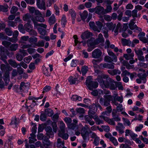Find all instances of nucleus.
<instances>
[{"mask_svg": "<svg viewBox=\"0 0 148 148\" xmlns=\"http://www.w3.org/2000/svg\"><path fill=\"white\" fill-rule=\"evenodd\" d=\"M86 83L88 88L90 90H92L93 89L96 88L98 85V84L97 82L92 81L91 76L87 77Z\"/></svg>", "mask_w": 148, "mask_h": 148, "instance_id": "f257e3e1", "label": "nucleus"}, {"mask_svg": "<svg viewBox=\"0 0 148 148\" xmlns=\"http://www.w3.org/2000/svg\"><path fill=\"white\" fill-rule=\"evenodd\" d=\"M104 98L101 97L99 100V102L102 105L107 107L110 105L111 100L112 99V97L111 95H104Z\"/></svg>", "mask_w": 148, "mask_h": 148, "instance_id": "f03ea898", "label": "nucleus"}, {"mask_svg": "<svg viewBox=\"0 0 148 148\" xmlns=\"http://www.w3.org/2000/svg\"><path fill=\"white\" fill-rule=\"evenodd\" d=\"M23 20L27 23H31V20L33 22L34 25L36 24V22L33 16L27 13L24 15L23 16Z\"/></svg>", "mask_w": 148, "mask_h": 148, "instance_id": "7ed1b4c3", "label": "nucleus"}, {"mask_svg": "<svg viewBox=\"0 0 148 148\" xmlns=\"http://www.w3.org/2000/svg\"><path fill=\"white\" fill-rule=\"evenodd\" d=\"M103 79H106V81H104L103 85L106 88H108L110 84L114 82V80L108 77V75H105L103 76Z\"/></svg>", "mask_w": 148, "mask_h": 148, "instance_id": "20e7f679", "label": "nucleus"}, {"mask_svg": "<svg viewBox=\"0 0 148 148\" xmlns=\"http://www.w3.org/2000/svg\"><path fill=\"white\" fill-rule=\"evenodd\" d=\"M145 34L143 32H140L138 35L139 39L143 43H146L148 42V35H146L147 38L145 37Z\"/></svg>", "mask_w": 148, "mask_h": 148, "instance_id": "39448f33", "label": "nucleus"}, {"mask_svg": "<svg viewBox=\"0 0 148 148\" xmlns=\"http://www.w3.org/2000/svg\"><path fill=\"white\" fill-rule=\"evenodd\" d=\"M0 69L2 72H9V71H11L12 68L8 64H2L0 65Z\"/></svg>", "mask_w": 148, "mask_h": 148, "instance_id": "423d86ee", "label": "nucleus"}, {"mask_svg": "<svg viewBox=\"0 0 148 148\" xmlns=\"http://www.w3.org/2000/svg\"><path fill=\"white\" fill-rule=\"evenodd\" d=\"M36 5L40 9L45 10L46 9L45 0H36Z\"/></svg>", "mask_w": 148, "mask_h": 148, "instance_id": "0eeeda50", "label": "nucleus"}, {"mask_svg": "<svg viewBox=\"0 0 148 148\" xmlns=\"http://www.w3.org/2000/svg\"><path fill=\"white\" fill-rule=\"evenodd\" d=\"M102 52L99 49H95L92 53V56L94 58H100L102 55Z\"/></svg>", "mask_w": 148, "mask_h": 148, "instance_id": "6e6552de", "label": "nucleus"}, {"mask_svg": "<svg viewBox=\"0 0 148 148\" xmlns=\"http://www.w3.org/2000/svg\"><path fill=\"white\" fill-rule=\"evenodd\" d=\"M92 36V33L87 31L83 33L81 35V38L83 40H85L89 38Z\"/></svg>", "mask_w": 148, "mask_h": 148, "instance_id": "1a4fd4ad", "label": "nucleus"}, {"mask_svg": "<svg viewBox=\"0 0 148 148\" xmlns=\"http://www.w3.org/2000/svg\"><path fill=\"white\" fill-rule=\"evenodd\" d=\"M92 118L90 116L87 115L84 116L85 120L86 123H88L90 125H92L95 124V122L92 121Z\"/></svg>", "mask_w": 148, "mask_h": 148, "instance_id": "9d476101", "label": "nucleus"}, {"mask_svg": "<svg viewBox=\"0 0 148 148\" xmlns=\"http://www.w3.org/2000/svg\"><path fill=\"white\" fill-rule=\"evenodd\" d=\"M87 43L88 47H91L94 48L95 47V45H98V44L96 42L95 40L92 41L91 40H88L87 41Z\"/></svg>", "mask_w": 148, "mask_h": 148, "instance_id": "9b49d317", "label": "nucleus"}, {"mask_svg": "<svg viewBox=\"0 0 148 148\" xmlns=\"http://www.w3.org/2000/svg\"><path fill=\"white\" fill-rule=\"evenodd\" d=\"M9 74V72H6L3 75V79L6 85H8V84L10 81V77Z\"/></svg>", "mask_w": 148, "mask_h": 148, "instance_id": "f8f14e48", "label": "nucleus"}, {"mask_svg": "<svg viewBox=\"0 0 148 148\" xmlns=\"http://www.w3.org/2000/svg\"><path fill=\"white\" fill-rule=\"evenodd\" d=\"M95 40L98 44L100 43H103L105 40L103 35L101 33L99 34L98 38Z\"/></svg>", "mask_w": 148, "mask_h": 148, "instance_id": "ddd939ff", "label": "nucleus"}, {"mask_svg": "<svg viewBox=\"0 0 148 148\" xmlns=\"http://www.w3.org/2000/svg\"><path fill=\"white\" fill-rule=\"evenodd\" d=\"M95 13L99 14H104V9L103 7L98 6L95 8Z\"/></svg>", "mask_w": 148, "mask_h": 148, "instance_id": "4468645a", "label": "nucleus"}, {"mask_svg": "<svg viewBox=\"0 0 148 148\" xmlns=\"http://www.w3.org/2000/svg\"><path fill=\"white\" fill-rule=\"evenodd\" d=\"M108 55L112 57V61L114 62H116L117 60V58L114 53L112 51H108Z\"/></svg>", "mask_w": 148, "mask_h": 148, "instance_id": "2eb2a0df", "label": "nucleus"}, {"mask_svg": "<svg viewBox=\"0 0 148 148\" xmlns=\"http://www.w3.org/2000/svg\"><path fill=\"white\" fill-rule=\"evenodd\" d=\"M56 22V19L53 14L49 18L48 22L50 25L54 24Z\"/></svg>", "mask_w": 148, "mask_h": 148, "instance_id": "dca6fc26", "label": "nucleus"}, {"mask_svg": "<svg viewBox=\"0 0 148 148\" xmlns=\"http://www.w3.org/2000/svg\"><path fill=\"white\" fill-rule=\"evenodd\" d=\"M8 62L10 65L14 68L17 67L18 66V64H17L16 61L12 59L8 60Z\"/></svg>", "mask_w": 148, "mask_h": 148, "instance_id": "f3484780", "label": "nucleus"}, {"mask_svg": "<svg viewBox=\"0 0 148 148\" xmlns=\"http://www.w3.org/2000/svg\"><path fill=\"white\" fill-rule=\"evenodd\" d=\"M8 5L6 4L3 5H0V11L6 12L8 11Z\"/></svg>", "mask_w": 148, "mask_h": 148, "instance_id": "a211bd4d", "label": "nucleus"}, {"mask_svg": "<svg viewBox=\"0 0 148 148\" xmlns=\"http://www.w3.org/2000/svg\"><path fill=\"white\" fill-rule=\"evenodd\" d=\"M90 129L87 125H85L84 126L82 127L81 130V134H84L85 133L88 132L87 130H90Z\"/></svg>", "mask_w": 148, "mask_h": 148, "instance_id": "6ab92c4d", "label": "nucleus"}, {"mask_svg": "<svg viewBox=\"0 0 148 148\" xmlns=\"http://www.w3.org/2000/svg\"><path fill=\"white\" fill-rule=\"evenodd\" d=\"M45 114L49 116H52L53 114V110L50 108H48L45 109Z\"/></svg>", "mask_w": 148, "mask_h": 148, "instance_id": "aec40b11", "label": "nucleus"}, {"mask_svg": "<svg viewBox=\"0 0 148 148\" xmlns=\"http://www.w3.org/2000/svg\"><path fill=\"white\" fill-rule=\"evenodd\" d=\"M89 24L90 27L91 28H92L94 31L99 32V30L98 31V28L95 25V24L94 22H89Z\"/></svg>", "mask_w": 148, "mask_h": 148, "instance_id": "412c9836", "label": "nucleus"}, {"mask_svg": "<svg viewBox=\"0 0 148 148\" xmlns=\"http://www.w3.org/2000/svg\"><path fill=\"white\" fill-rule=\"evenodd\" d=\"M121 42L123 46L129 45L131 43V42L130 40L125 38L121 39Z\"/></svg>", "mask_w": 148, "mask_h": 148, "instance_id": "4be33fe9", "label": "nucleus"}, {"mask_svg": "<svg viewBox=\"0 0 148 148\" xmlns=\"http://www.w3.org/2000/svg\"><path fill=\"white\" fill-rule=\"evenodd\" d=\"M59 136L62 138L64 140H67L68 138L69 135L67 133H65V132H59L58 134Z\"/></svg>", "mask_w": 148, "mask_h": 148, "instance_id": "5701e85b", "label": "nucleus"}, {"mask_svg": "<svg viewBox=\"0 0 148 148\" xmlns=\"http://www.w3.org/2000/svg\"><path fill=\"white\" fill-rule=\"evenodd\" d=\"M88 15V12L86 11H84L82 13H80V15L81 17L83 20H84L87 17Z\"/></svg>", "mask_w": 148, "mask_h": 148, "instance_id": "b1692460", "label": "nucleus"}, {"mask_svg": "<svg viewBox=\"0 0 148 148\" xmlns=\"http://www.w3.org/2000/svg\"><path fill=\"white\" fill-rule=\"evenodd\" d=\"M134 56V53H132L129 54H125L123 55V57L127 60L133 59Z\"/></svg>", "mask_w": 148, "mask_h": 148, "instance_id": "393cba45", "label": "nucleus"}, {"mask_svg": "<svg viewBox=\"0 0 148 148\" xmlns=\"http://www.w3.org/2000/svg\"><path fill=\"white\" fill-rule=\"evenodd\" d=\"M88 71V67L86 66H84L82 67L81 72L83 76L85 75L86 74Z\"/></svg>", "mask_w": 148, "mask_h": 148, "instance_id": "a878e982", "label": "nucleus"}, {"mask_svg": "<svg viewBox=\"0 0 148 148\" xmlns=\"http://www.w3.org/2000/svg\"><path fill=\"white\" fill-rule=\"evenodd\" d=\"M18 47V45L17 44H14L11 45L9 49L12 51H15Z\"/></svg>", "mask_w": 148, "mask_h": 148, "instance_id": "bb28decb", "label": "nucleus"}, {"mask_svg": "<svg viewBox=\"0 0 148 148\" xmlns=\"http://www.w3.org/2000/svg\"><path fill=\"white\" fill-rule=\"evenodd\" d=\"M106 75H99L97 78V81L100 83V84L101 85H103L104 81L103 79V76Z\"/></svg>", "mask_w": 148, "mask_h": 148, "instance_id": "cd10ccee", "label": "nucleus"}, {"mask_svg": "<svg viewBox=\"0 0 148 148\" xmlns=\"http://www.w3.org/2000/svg\"><path fill=\"white\" fill-rule=\"evenodd\" d=\"M42 15L36 16L35 17L36 21H38L40 22H43L45 21V19L42 16Z\"/></svg>", "mask_w": 148, "mask_h": 148, "instance_id": "c85d7f7f", "label": "nucleus"}, {"mask_svg": "<svg viewBox=\"0 0 148 148\" xmlns=\"http://www.w3.org/2000/svg\"><path fill=\"white\" fill-rule=\"evenodd\" d=\"M77 79L76 78L73 77L72 76H71L69 78L68 81L70 84H75Z\"/></svg>", "mask_w": 148, "mask_h": 148, "instance_id": "c756f323", "label": "nucleus"}, {"mask_svg": "<svg viewBox=\"0 0 148 148\" xmlns=\"http://www.w3.org/2000/svg\"><path fill=\"white\" fill-rule=\"evenodd\" d=\"M106 25L110 30H112V31H113L116 26L115 24H113L112 23H108L106 24Z\"/></svg>", "mask_w": 148, "mask_h": 148, "instance_id": "7c9ffc66", "label": "nucleus"}, {"mask_svg": "<svg viewBox=\"0 0 148 148\" xmlns=\"http://www.w3.org/2000/svg\"><path fill=\"white\" fill-rule=\"evenodd\" d=\"M60 130L59 131V132H65V125L64 123L61 121L60 123Z\"/></svg>", "mask_w": 148, "mask_h": 148, "instance_id": "2f4dec72", "label": "nucleus"}, {"mask_svg": "<svg viewBox=\"0 0 148 148\" xmlns=\"http://www.w3.org/2000/svg\"><path fill=\"white\" fill-rule=\"evenodd\" d=\"M27 88H28V87H26V85L24 82H22L21 83L19 88L21 92L23 91Z\"/></svg>", "mask_w": 148, "mask_h": 148, "instance_id": "473e14b6", "label": "nucleus"}, {"mask_svg": "<svg viewBox=\"0 0 148 148\" xmlns=\"http://www.w3.org/2000/svg\"><path fill=\"white\" fill-rule=\"evenodd\" d=\"M25 30L28 32L31 29H32V26L30 23H27L24 25Z\"/></svg>", "mask_w": 148, "mask_h": 148, "instance_id": "72a5a7b5", "label": "nucleus"}, {"mask_svg": "<svg viewBox=\"0 0 148 148\" xmlns=\"http://www.w3.org/2000/svg\"><path fill=\"white\" fill-rule=\"evenodd\" d=\"M38 30L39 33L41 35L44 36L46 34V31L45 29H43L42 28L39 27L37 28Z\"/></svg>", "mask_w": 148, "mask_h": 148, "instance_id": "f704fd0d", "label": "nucleus"}, {"mask_svg": "<svg viewBox=\"0 0 148 148\" xmlns=\"http://www.w3.org/2000/svg\"><path fill=\"white\" fill-rule=\"evenodd\" d=\"M69 12L71 15L72 20H75L76 17V14L75 11L71 9L69 10Z\"/></svg>", "mask_w": 148, "mask_h": 148, "instance_id": "c9c22d12", "label": "nucleus"}, {"mask_svg": "<svg viewBox=\"0 0 148 148\" xmlns=\"http://www.w3.org/2000/svg\"><path fill=\"white\" fill-rule=\"evenodd\" d=\"M103 33L104 34V36L106 38L108 37V30L107 27H104L102 29Z\"/></svg>", "mask_w": 148, "mask_h": 148, "instance_id": "e433bc0d", "label": "nucleus"}, {"mask_svg": "<svg viewBox=\"0 0 148 148\" xmlns=\"http://www.w3.org/2000/svg\"><path fill=\"white\" fill-rule=\"evenodd\" d=\"M93 119L95 120L96 124L97 125H99L103 123V121L101 120L97 115Z\"/></svg>", "mask_w": 148, "mask_h": 148, "instance_id": "4c0bfd02", "label": "nucleus"}, {"mask_svg": "<svg viewBox=\"0 0 148 148\" xmlns=\"http://www.w3.org/2000/svg\"><path fill=\"white\" fill-rule=\"evenodd\" d=\"M137 76L139 78L142 80L145 79L146 78V77L147 76V75L146 73H139L137 75Z\"/></svg>", "mask_w": 148, "mask_h": 148, "instance_id": "58836bf2", "label": "nucleus"}, {"mask_svg": "<svg viewBox=\"0 0 148 148\" xmlns=\"http://www.w3.org/2000/svg\"><path fill=\"white\" fill-rule=\"evenodd\" d=\"M96 112L93 110H89L88 111V115L91 116L92 119L94 118L97 115H95V112Z\"/></svg>", "mask_w": 148, "mask_h": 148, "instance_id": "ea45409f", "label": "nucleus"}, {"mask_svg": "<svg viewBox=\"0 0 148 148\" xmlns=\"http://www.w3.org/2000/svg\"><path fill=\"white\" fill-rule=\"evenodd\" d=\"M97 105L96 104L93 103L89 107V109L90 110H93L96 112L97 110Z\"/></svg>", "mask_w": 148, "mask_h": 148, "instance_id": "a19ab883", "label": "nucleus"}, {"mask_svg": "<svg viewBox=\"0 0 148 148\" xmlns=\"http://www.w3.org/2000/svg\"><path fill=\"white\" fill-rule=\"evenodd\" d=\"M138 66L140 67L143 68H146L148 67V63H145L143 62H139Z\"/></svg>", "mask_w": 148, "mask_h": 148, "instance_id": "79ce46f5", "label": "nucleus"}, {"mask_svg": "<svg viewBox=\"0 0 148 148\" xmlns=\"http://www.w3.org/2000/svg\"><path fill=\"white\" fill-rule=\"evenodd\" d=\"M76 110L77 112L79 114H84L85 112L84 109L81 108H76Z\"/></svg>", "mask_w": 148, "mask_h": 148, "instance_id": "37998d69", "label": "nucleus"}, {"mask_svg": "<svg viewBox=\"0 0 148 148\" xmlns=\"http://www.w3.org/2000/svg\"><path fill=\"white\" fill-rule=\"evenodd\" d=\"M112 8L111 5H109L107 6L106 8L104 10V13L106 14L111 12Z\"/></svg>", "mask_w": 148, "mask_h": 148, "instance_id": "c03bdc74", "label": "nucleus"}, {"mask_svg": "<svg viewBox=\"0 0 148 148\" xmlns=\"http://www.w3.org/2000/svg\"><path fill=\"white\" fill-rule=\"evenodd\" d=\"M134 51L138 57L143 55V53L141 49H135Z\"/></svg>", "mask_w": 148, "mask_h": 148, "instance_id": "a18cd8bd", "label": "nucleus"}, {"mask_svg": "<svg viewBox=\"0 0 148 148\" xmlns=\"http://www.w3.org/2000/svg\"><path fill=\"white\" fill-rule=\"evenodd\" d=\"M16 59L19 61H21L24 57L22 56L21 54L19 53H17L16 55Z\"/></svg>", "mask_w": 148, "mask_h": 148, "instance_id": "49530a36", "label": "nucleus"}, {"mask_svg": "<svg viewBox=\"0 0 148 148\" xmlns=\"http://www.w3.org/2000/svg\"><path fill=\"white\" fill-rule=\"evenodd\" d=\"M110 140L113 143L114 146H116L118 144V143L116 138L113 137H112Z\"/></svg>", "mask_w": 148, "mask_h": 148, "instance_id": "de8ad7c7", "label": "nucleus"}, {"mask_svg": "<svg viewBox=\"0 0 148 148\" xmlns=\"http://www.w3.org/2000/svg\"><path fill=\"white\" fill-rule=\"evenodd\" d=\"M100 61L99 60L93 59L92 61V62L93 64V66L94 68H96L97 67V64Z\"/></svg>", "mask_w": 148, "mask_h": 148, "instance_id": "09e8293b", "label": "nucleus"}, {"mask_svg": "<svg viewBox=\"0 0 148 148\" xmlns=\"http://www.w3.org/2000/svg\"><path fill=\"white\" fill-rule=\"evenodd\" d=\"M96 24L98 26V30H99L100 32L103 27L102 24L100 22L97 21L96 22Z\"/></svg>", "mask_w": 148, "mask_h": 148, "instance_id": "8fccbe9b", "label": "nucleus"}, {"mask_svg": "<svg viewBox=\"0 0 148 148\" xmlns=\"http://www.w3.org/2000/svg\"><path fill=\"white\" fill-rule=\"evenodd\" d=\"M18 30L20 32H21L23 33H24L25 32V29L23 24H20L18 26Z\"/></svg>", "mask_w": 148, "mask_h": 148, "instance_id": "3c124183", "label": "nucleus"}, {"mask_svg": "<svg viewBox=\"0 0 148 148\" xmlns=\"http://www.w3.org/2000/svg\"><path fill=\"white\" fill-rule=\"evenodd\" d=\"M8 25L9 26L14 27L17 25V23L13 21H8Z\"/></svg>", "mask_w": 148, "mask_h": 148, "instance_id": "603ef678", "label": "nucleus"}, {"mask_svg": "<svg viewBox=\"0 0 148 148\" xmlns=\"http://www.w3.org/2000/svg\"><path fill=\"white\" fill-rule=\"evenodd\" d=\"M28 32L29 33V34L30 35L36 36L37 35V32L32 29H31L29 30Z\"/></svg>", "mask_w": 148, "mask_h": 148, "instance_id": "864d4df0", "label": "nucleus"}, {"mask_svg": "<svg viewBox=\"0 0 148 148\" xmlns=\"http://www.w3.org/2000/svg\"><path fill=\"white\" fill-rule=\"evenodd\" d=\"M68 126L69 128L73 130H74L78 127L76 124L74 123H70L69 125Z\"/></svg>", "mask_w": 148, "mask_h": 148, "instance_id": "5fc2aeb1", "label": "nucleus"}, {"mask_svg": "<svg viewBox=\"0 0 148 148\" xmlns=\"http://www.w3.org/2000/svg\"><path fill=\"white\" fill-rule=\"evenodd\" d=\"M5 31L7 35L10 36H11L13 34V32L8 28H6L5 29Z\"/></svg>", "mask_w": 148, "mask_h": 148, "instance_id": "6e6d98bb", "label": "nucleus"}, {"mask_svg": "<svg viewBox=\"0 0 148 148\" xmlns=\"http://www.w3.org/2000/svg\"><path fill=\"white\" fill-rule=\"evenodd\" d=\"M116 88L118 87L119 90H123V86L121 83L120 82H117L116 84Z\"/></svg>", "mask_w": 148, "mask_h": 148, "instance_id": "4d7b16f0", "label": "nucleus"}, {"mask_svg": "<svg viewBox=\"0 0 148 148\" xmlns=\"http://www.w3.org/2000/svg\"><path fill=\"white\" fill-rule=\"evenodd\" d=\"M18 66H21L25 69H27V65L23 61L21 62L19 64H18Z\"/></svg>", "mask_w": 148, "mask_h": 148, "instance_id": "13d9d810", "label": "nucleus"}, {"mask_svg": "<svg viewBox=\"0 0 148 148\" xmlns=\"http://www.w3.org/2000/svg\"><path fill=\"white\" fill-rule=\"evenodd\" d=\"M37 41V38L35 37H30L29 39V41L30 43L36 42Z\"/></svg>", "mask_w": 148, "mask_h": 148, "instance_id": "bf43d9fd", "label": "nucleus"}, {"mask_svg": "<svg viewBox=\"0 0 148 148\" xmlns=\"http://www.w3.org/2000/svg\"><path fill=\"white\" fill-rule=\"evenodd\" d=\"M18 9V8L15 6H13L11 8L10 12L12 14H14L17 11Z\"/></svg>", "mask_w": 148, "mask_h": 148, "instance_id": "052dcab7", "label": "nucleus"}, {"mask_svg": "<svg viewBox=\"0 0 148 148\" xmlns=\"http://www.w3.org/2000/svg\"><path fill=\"white\" fill-rule=\"evenodd\" d=\"M17 71L19 75H21L23 73L24 70L21 66L18 67Z\"/></svg>", "mask_w": 148, "mask_h": 148, "instance_id": "680f3d73", "label": "nucleus"}, {"mask_svg": "<svg viewBox=\"0 0 148 148\" xmlns=\"http://www.w3.org/2000/svg\"><path fill=\"white\" fill-rule=\"evenodd\" d=\"M47 119L46 116L44 113L41 114L40 116V119L42 121H45Z\"/></svg>", "mask_w": 148, "mask_h": 148, "instance_id": "e2e57ef3", "label": "nucleus"}, {"mask_svg": "<svg viewBox=\"0 0 148 148\" xmlns=\"http://www.w3.org/2000/svg\"><path fill=\"white\" fill-rule=\"evenodd\" d=\"M54 8L56 10V14L57 15H59L60 13L59 9V8L56 4H55L54 5Z\"/></svg>", "mask_w": 148, "mask_h": 148, "instance_id": "0e129e2a", "label": "nucleus"}, {"mask_svg": "<svg viewBox=\"0 0 148 148\" xmlns=\"http://www.w3.org/2000/svg\"><path fill=\"white\" fill-rule=\"evenodd\" d=\"M117 12L119 14L118 16H118L117 19L119 21H120L122 19L123 15V13L121 11H119V10L117 11Z\"/></svg>", "mask_w": 148, "mask_h": 148, "instance_id": "69168bd1", "label": "nucleus"}, {"mask_svg": "<svg viewBox=\"0 0 148 148\" xmlns=\"http://www.w3.org/2000/svg\"><path fill=\"white\" fill-rule=\"evenodd\" d=\"M51 89V87L48 86H46L43 89V93L47 92Z\"/></svg>", "mask_w": 148, "mask_h": 148, "instance_id": "338daca9", "label": "nucleus"}, {"mask_svg": "<svg viewBox=\"0 0 148 148\" xmlns=\"http://www.w3.org/2000/svg\"><path fill=\"white\" fill-rule=\"evenodd\" d=\"M2 44L4 46L8 47L11 44V43L6 41H4L2 42Z\"/></svg>", "mask_w": 148, "mask_h": 148, "instance_id": "774afa93", "label": "nucleus"}]
</instances>
